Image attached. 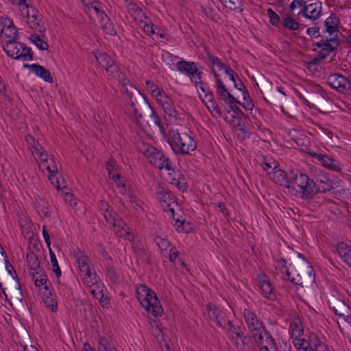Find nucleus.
Wrapping results in <instances>:
<instances>
[{"instance_id": "nucleus-1", "label": "nucleus", "mask_w": 351, "mask_h": 351, "mask_svg": "<svg viewBox=\"0 0 351 351\" xmlns=\"http://www.w3.org/2000/svg\"><path fill=\"white\" fill-rule=\"evenodd\" d=\"M287 280L301 287L307 286L315 281V274L311 263L304 259L300 254L298 258L293 259L287 269Z\"/></svg>"}, {"instance_id": "nucleus-2", "label": "nucleus", "mask_w": 351, "mask_h": 351, "mask_svg": "<svg viewBox=\"0 0 351 351\" xmlns=\"http://www.w3.org/2000/svg\"><path fill=\"white\" fill-rule=\"evenodd\" d=\"M129 99L128 112L136 123L143 122L145 115L153 110L145 96L134 86L130 85L125 92Z\"/></svg>"}, {"instance_id": "nucleus-3", "label": "nucleus", "mask_w": 351, "mask_h": 351, "mask_svg": "<svg viewBox=\"0 0 351 351\" xmlns=\"http://www.w3.org/2000/svg\"><path fill=\"white\" fill-rule=\"evenodd\" d=\"M169 143L176 154H189L197 148V143L190 135L177 130L169 132Z\"/></svg>"}, {"instance_id": "nucleus-4", "label": "nucleus", "mask_w": 351, "mask_h": 351, "mask_svg": "<svg viewBox=\"0 0 351 351\" xmlns=\"http://www.w3.org/2000/svg\"><path fill=\"white\" fill-rule=\"evenodd\" d=\"M3 49L6 54L15 60L23 61L32 60L34 53L30 47L25 44L17 42L16 40H6L3 44Z\"/></svg>"}, {"instance_id": "nucleus-5", "label": "nucleus", "mask_w": 351, "mask_h": 351, "mask_svg": "<svg viewBox=\"0 0 351 351\" xmlns=\"http://www.w3.org/2000/svg\"><path fill=\"white\" fill-rule=\"evenodd\" d=\"M158 196L160 202L162 203L165 212L169 213L170 216L176 220L175 226H177V231L179 232H188V230L184 228L185 221H180L179 219L175 218V211L173 206H178V204L174 194L169 191H161Z\"/></svg>"}, {"instance_id": "nucleus-6", "label": "nucleus", "mask_w": 351, "mask_h": 351, "mask_svg": "<svg viewBox=\"0 0 351 351\" xmlns=\"http://www.w3.org/2000/svg\"><path fill=\"white\" fill-rule=\"evenodd\" d=\"M141 289L145 293V296L143 298V295L138 296L141 306L152 313L154 317L160 316L163 310L156 293L145 285H141Z\"/></svg>"}, {"instance_id": "nucleus-7", "label": "nucleus", "mask_w": 351, "mask_h": 351, "mask_svg": "<svg viewBox=\"0 0 351 351\" xmlns=\"http://www.w3.org/2000/svg\"><path fill=\"white\" fill-rule=\"evenodd\" d=\"M0 288L7 301H8V295L5 293L6 290L10 294V299L15 303L20 304L23 302V295L19 278H4L3 283L0 282Z\"/></svg>"}, {"instance_id": "nucleus-8", "label": "nucleus", "mask_w": 351, "mask_h": 351, "mask_svg": "<svg viewBox=\"0 0 351 351\" xmlns=\"http://www.w3.org/2000/svg\"><path fill=\"white\" fill-rule=\"evenodd\" d=\"M265 96L264 100L266 103L278 106L285 102L286 94L281 87L269 82L264 86Z\"/></svg>"}, {"instance_id": "nucleus-9", "label": "nucleus", "mask_w": 351, "mask_h": 351, "mask_svg": "<svg viewBox=\"0 0 351 351\" xmlns=\"http://www.w3.org/2000/svg\"><path fill=\"white\" fill-rule=\"evenodd\" d=\"M142 121L143 122L137 123L136 124L145 132H159L163 136L166 135L165 128L154 109L151 110L148 115H145Z\"/></svg>"}, {"instance_id": "nucleus-10", "label": "nucleus", "mask_w": 351, "mask_h": 351, "mask_svg": "<svg viewBox=\"0 0 351 351\" xmlns=\"http://www.w3.org/2000/svg\"><path fill=\"white\" fill-rule=\"evenodd\" d=\"M328 85L340 93H345L351 89L350 80L340 73H332L327 77Z\"/></svg>"}, {"instance_id": "nucleus-11", "label": "nucleus", "mask_w": 351, "mask_h": 351, "mask_svg": "<svg viewBox=\"0 0 351 351\" xmlns=\"http://www.w3.org/2000/svg\"><path fill=\"white\" fill-rule=\"evenodd\" d=\"M177 69L181 71L186 73L190 76L191 80H193L194 75H197L199 77V81L195 80V86L197 88L198 84L203 85L204 82L202 80V73L199 71L197 66V64L194 62H187L185 60H180L176 63Z\"/></svg>"}, {"instance_id": "nucleus-12", "label": "nucleus", "mask_w": 351, "mask_h": 351, "mask_svg": "<svg viewBox=\"0 0 351 351\" xmlns=\"http://www.w3.org/2000/svg\"><path fill=\"white\" fill-rule=\"evenodd\" d=\"M330 308L339 319L349 324L351 323V308L343 300L339 299L335 300L332 302Z\"/></svg>"}, {"instance_id": "nucleus-13", "label": "nucleus", "mask_w": 351, "mask_h": 351, "mask_svg": "<svg viewBox=\"0 0 351 351\" xmlns=\"http://www.w3.org/2000/svg\"><path fill=\"white\" fill-rule=\"evenodd\" d=\"M148 158L150 160V162L160 170L166 169L168 171H171L173 169L172 163L170 162L169 158L156 147L155 151Z\"/></svg>"}, {"instance_id": "nucleus-14", "label": "nucleus", "mask_w": 351, "mask_h": 351, "mask_svg": "<svg viewBox=\"0 0 351 351\" xmlns=\"http://www.w3.org/2000/svg\"><path fill=\"white\" fill-rule=\"evenodd\" d=\"M267 174L271 180H272L275 183L290 189V181L289 180V172L286 173L279 169L278 165L274 164V167L272 170L271 171H268Z\"/></svg>"}, {"instance_id": "nucleus-15", "label": "nucleus", "mask_w": 351, "mask_h": 351, "mask_svg": "<svg viewBox=\"0 0 351 351\" xmlns=\"http://www.w3.org/2000/svg\"><path fill=\"white\" fill-rule=\"evenodd\" d=\"M290 348L286 341L280 339H275L269 335V338L264 342L260 351H290Z\"/></svg>"}, {"instance_id": "nucleus-16", "label": "nucleus", "mask_w": 351, "mask_h": 351, "mask_svg": "<svg viewBox=\"0 0 351 351\" xmlns=\"http://www.w3.org/2000/svg\"><path fill=\"white\" fill-rule=\"evenodd\" d=\"M206 310L208 311V317L213 319L218 326L223 327V323L226 322V313L218 308L213 303H208L206 305Z\"/></svg>"}, {"instance_id": "nucleus-17", "label": "nucleus", "mask_w": 351, "mask_h": 351, "mask_svg": "<svg viewBox=\"0 0 351 351\" xmlns=\"http://www.w3.org/2000/svg\"><path fill=\"white\" fill-rule=\"evenodd\" d=\"M243 317L249 330L252 335L258 332L262 328H265L263 324L258 320L256 316L249 309H245Z\"/></svg>"}, {"instance_id": "nucleus-18", "label": "nucleus", "mask_w": 351, "mask_h": 351, "mask_svg": "<svg viewBox=\"0 0 351 351\" xmlns=\"http://www.w3.org/2000/svg\"><path fill=\"white\" fill-rule=\"evenodd\" d=\"M311 155L313 158L319 161L324 167L336 172L341 171L339 163L328 155L315 152L311 154Z\"/></svg>"}, {"instance_id": "nucleus-19", "label": "nucleus", "mask_w": 351, "mask_h": 351, "mask_svg": "<svg viewBox=\"0 0 351 351\" xmlns=\"http://www.w3.org/2000/svg\"><path fill=\"white\" fill-rule=\"evenodd\" d=\"M106 70L110 77L119 82L124 88V92L126 91V88H128V86L132 85L126 78L125 75L120 71L119 66L114 64V61Z\"/></svg>"}, {"instance_id": "nucleus-20", "label": "nucleus", "mask_w": 351, "mask_h": 351, "mask_svg": "<svg viewBox=\"0 0 351 351\" xmlns=\"http://www.w3.org/2000/svg\"><path fill=\"white\" fill-rule=\"evenodd\" d=\"M302 186V190H300L298 193H295L297 197L307 199H311L316 195L315 182L313 180L309 178H306Z\"/></svg>"}, {"instance_id": "nucleus-21", "label": "nucleus", "mask_w": 351, "mask_h": 351, "mask_svg": "<svg viewBox=\"0 0 351 351\" xmlns=\"http://www.w3.org/2000/svg\"><path fill=\"white\" fill-rule=\"evenodd\" d=\"M289 181L290 188H292L295 191V193H298L300 190H302L303 184L306 182V178L309 177L303 173H300L299 171H289Z\"/></svg>"}, {"instance_id": "nucleus-22", "label": "nucleus", "mask_w": 351, "mask_h": 351, "mask_svg": "<svg viewBox=\"0 0 351 351\" xmlns=\"http://www.w3.org/2000/svg\"><path fill=\"white\" fill-rule=\"evenodd\" d=\"M74 257L77 262L78 268L80 272L84 273V276H89L90 260L88 256L78 250L77 252H74Z\"/></svg>"}, {"instance_id": "nucleus-23", "label": "nucleus", "mask_w": 351, "mask_h": 351, "mask_svg": "<svg viewBox=\"0 0 351 351\" xmlns=\"http://www.w3.org/2000/svg\"><path fill=\"white\" fill-rule=\"evenodd\" d=\"M19 5H24L28 9L26 16L27 23L29 25L30 27L35 29L40 26L39 21L38 20V10L32 6H29L25 0H19Z\"/></svg>"}, {"instance_id": "nucleus-24", "label": "nucleus", "mask_w": 351, "mask_h": 351, "mask_svg": "<svg viewBox=\"0 0 351 351\" xmlns=\"http://www.w3.org/2000/svg\"><path fill=\"white\" fill-rule=\"evenodd\" d=\"M24 68H29L34 72V73L38 76L40 78L43 79L46 82L51 84L53 81V77L50 73V72L45 69L43 66L37 64H25L23 65Z\"/></svg>"}, {"instance_id": "nucleus-25", "label": "nucleus", "mask_w": 351, "mask_h": 351, "mask_svg": "<svg viewBox=\"0 0 351 351\" xmlns=\"http://www.w3.org/2000/svg\"><path fill=\"white\" fill-rule=\"evenodd\" d=\"M281 27L289 31H296L304 29L306 25L300 24L291 16L285 15L282 16Z\"/></svg>"}, {"instance_id": "nucleus-26", "label": "nucleus", "mask_w": 351, "mask_h": 351, "mask_svg": "<svg viewBox=\"0 0 351 351\" xmlns=\"http://www.w3.org/2000/svg\"><path fill=\"white\" fill-rule=\"evenodd\" d=\"M337 252L342 261L351 267V246L344 242L339 243Z\"/></svg>"}, {"instance_id": "nucleus-27", "label": "nucleus", "mask_w": 351, "mask_h": 351, "mask_svg": "<svg viewBox=\"0 0 351 351\" xmlns=\"http://www.w3.org/2000/svg\"><path fill=\"white\" fill-rule=\"evenodd\" d=\"M27 267L29 271H42L43 268L40 267V263L38 256L35 253L29 250L26 254Z\"/></svg>"}, {"instance_id": "nucleus-28", "label": "nucleus", "mask_w": 351, "mask_h": 351, "mask_svg": "<svg viewBox=\"0 0 351 351\" xmlns=\"http://www.w3.org/2000/svg\"><path fill=\"white\" fill-rule=\"evenodd\" d=\"M29 274L36 287H39L44 285L45 289L49 291V287L47 285V276L43 270L42 271H29Z\"/></svg>"}, {"instance_id": "nucleus-29", "label": "nucleus", "mask_w": 351, "mask_h": 351, "mask_svg": "<svg viewBox=\"0 0 351 351\" xmlns=\"http://www.w3.org/2000/svg\"><path fill=\"white\" fill-rule=\"evenodd\" d=\"M306 342L307 349H309V351H319L325 348V343H322L315 333H311Z\"/></svg>"}, {"instance_id": "nucleus-30", "label": "nucleus", "mask_w": 351, "mask_h": 351, "mask_svg": "<svg viewBox=\"0 0 351 351\" xmlns=\"http://www.w3.org/2000/svg\"><path fill=\"white\" fill-rule=\"evenodd\" d=\"M339 45L340 42L337 34L330 38H325L323 36L322 47L326 49L330 53L336 51Z\"/></svg>"}, {"instance_id": "nucleus-31", "label": "nucleus", "mask_w": 351, "mask_h": 351, "mask_svg": "<svg viewBox=\"0 0 351 351\" xmlns=\"http://www.w3.org/2000/svg\"><path fill=\"white\" fill-rule=\"evenodd\" d=\"M128 10L135 21L142 22L144 19L147 18L145 13L136 3L129 4Z\"/></svg>"}, {"instance_id": "nucleus-32", "label": "nucleus", "mask_w": 351, "mask_h": 351, "mask_svg": "<svg viewBox=\"0 0 351 351\" xmlns=\"http://www.w3.org/2000/svg\"><path fill=\"white\" fill-rule=\"evenodd\" d=\"M237 104H241V103L234 98V101H229L228 107L229 110L227 112H233L232 118L237 121V125H239L241 121V114H243L241 110L237 106Z\"/></svg>"}, {"instance_id": "nucleus-33", "label": "nucleus", "mask_w": 351, "mask_h": 351, "mask_svg": "<svg viewBox=\"0 0 351 351\" xmlns=\"http://www.w3.org/2000/svg\"><path fill=\"white\" fill-rule=\"evenodd\" d=\"M0 34H4L8 38V40L10 41L16 40L19 38L18 31L12 21L9 22L7 26L5 25L3 30L1 31Z\"/></svg>"}, {"instance_id": "nucleus-34", "label": "nucleus", "mask_w": 351, "mask_h": 351, "mask_svg": "<svg viewBox=\"0 0 351 351\" xmlns=\"http://www.w3.org/2000/svg\"><path fill=\"white\" fill-rule=\"evenodd\" d=\"M258 285L267 298L270 300L275 299L276 295L273 292V287L269 280H261L259 281Z\"/></svg>"}, {"instance_id": "nucleus-35", "label": "nucleus", "mask_w": 351, "mask_h": 351, "mask_svg": "<svg viewBox=\"0 0 351 351\" xmlns=\"http://www.w3.org/2000/svg\"><path fill=\"white\" fill-rule=\"evenodd\" d=\"M295 93L304 104L310 106L309 100L313 102V106H315V104H319V99H316L313 95L309 94L308 92L305 90H304L303 93H302L295 89Z\"/></svg>"}, {"instance_id": "nucleus-36", "label": "nucleus", "mask_w": 351, "mask_h": 351, "mask_svg": "<svg viewBox=\"0 0 351 351\" xmlns=\"http://www.w3.org/2000/svg\"><path fill=\"white\" fill-rule=\"evenodd\" d=\"M269 332L265 328H262V330L252 335L255 343L259 348V350L262 348L264 342L267 341V339L269 338Z\"/></svg>"}, {"instance_id": "nucleus-37", "label": "nucleus", "mask_w": 351, "mask_h": 351, "mask_svg": "<svg viewBox=\"0 0 351 351\" xmlns=\"http://www.w3.org/2000/svg\"><path fill=\"white\" fill-rule=\"evenodd\" d=\"M332 189V181L327 179L326 181L317 179L315 182L316 195L319 193H326L330 191Z\"/></svg>"}, {"instance_id": "nucleus-38", "label": "nucleus", "mask_w": 351, "mask_h": 351, "mask_svg": "<svg viewBox=\"0 0 351 351\" xmlns=\"http://www.w3.org/2000/svg\"><path fill=\"white\" fill-rule=\"evenodd\" d=\"M309 16L308 19L316 21L322 14V3L320 1L309 4Z\"/></svg>"}, {"instance_id": "nucleus-39", "label": "nucleus", "mask_w": 351, "mask_h": 351, "mask_svg": "<svg viewBox=\"0 0 351 351\" xmlns=\"http://www.w3.org/2000/svg\"><path fill=\"white\" fill-rule=\"evenodd\" d=\"M95 56L97 62L105 69L112 64L114 61L108 54L104 52L96 53Z\"/></svg>"}, {"instance_id": "nucleus-40", "label": "nucleus", "mask_w": 351, "mask_h": 351, "mask_svg": "<svg viewBox=\"0 0 351 351\" xmlns=\"http://www.w3.org/2000/svg\"><path fill=\"white\" fill-rule=\"evenodd\" d=\"M220 2L227 8L234 11H243L242 0H219Z\"/></svg>"}, {"instance_id": "nucleus-41", "label": "nucleus", "mask_w": 351, "mask_h": 351, "mask_svg": "<svg viewBox=\"0 0 351 351\" xmlns=\"http://www.w3.org/2000/svg\"><path fill=\"white\" fill-rule=\"evenodd\" d=\"M136 147L139 152L143 154L147 157L150 156L151 154L155 151V147L154 146H151L143 141H137L136 143Z\"/></svg>"}, {"instance_id": "nucleus-42", "label": "nucleus", "mask_w": 351, "mask_h": 351, "mask_svg": "<svg viewBox=\"0 0 351 351\" xmlns=\"http://www.w3.org/2000/svg\"><path fill=\"white\" fill-rule=\"evenodd\" d=\"M163 109L166 114L169 117L176 119L177 111L171 104V99L169 97L165 96L162 101Z\"/></svg>"}, {"instance_id": "nucleus-43", "label": "nucleus", "mask_w": 351, "mask_h": 351, "mask_svg": "<svg viewBox=\"0 0 351 351\" xmlns=\"http://www.w3.org/2000/svg\"><path fill=\"white\" fill-rule=\"evenodd\" d=\"M173 173V180L175 181L176 184L178 188L180 190L184 191L186 189V182H185V178L184 176L181 173L179 170L175 171V169H171Z\"/></svg>"}, {"instance_id": "nucleus-44", "label": "nucleus", "mask_w": 351, "mask_h": 351, "mask_svg": "<svg viewBox=\"0 0 351 351\" xmlns=\"http://www.w3.org/2000/svg\"><path fill=\"white\" fill-rule=\"evenodd\" d=\"M47 293H45V298L43 299V302L45 304L46 306L49 308L52 312H56L58 310V303L53 299L52 293L51 291H46Z\"/></svg>"}, {"instance_id": "nucleus-45", "label": "nucleus", "mask_w": 351, "mask_h": 351, "mask_svg": "<svg viewBox=\"0 0 351 351\" xmlns=\"http://www.w3.org/2000/svg\"><path fill=\"white\" fill-rule=\"evenodd\" d=\"M267 14L269 18V23L278 28L281 27L282 18L280 17L271 8L267 9Z\"/></svg>"}, {"instance_id": "nucleus-46", "label": "nucleus", "mask_w": 351, "mask_h": 351, "mask_svg": "<svg viewBox=\"0 0 351 351\" xmlns=\"http://www.w3.org/2000/svg\"><path fill=\"white\" fill-rule=\"evenodd\" d=\"M29 40L33 43L40 50L44 51L49 48V45L43 39H42L38 34H34L29 37Z\"/></svg>"}, {"instance_id": "nucleus-47", "label": "nucleus", "mask_w": 351, "mask_h": 351, "mask_svg": "<svg viewBox=\"0 0 351 351\" xmlns=\"http://www.w3.org/2000/svg\"><path fill=\"white\" fill-rule=\"evenodd\" d=\"M330 54L326 49L321 47L318 53L309 62V64H317L324 60Z\"/></svg>"}, {"instance_id": "nucleus-48", "label": "nucleus", "mask_w": 351, "mask_h": 351, "mask_svg": "<svg viewBox=\"0 0 351 351\" xmlns=\"http://www.w3.org/2000/svg\"><path fill=\"white\" fill-rule=\"evenodd\" d=\"M49 251L50 260L53 267V271L55 273L56 277L59 278L61 276L62 272L58 265L56 255L51 248L49 249Z\"/></svg>"}, {"instance_id": "nucleus-49", "label": "nucleus", "mask_w": 351, "mask_h": 351, "mask_svg": "<svg viewBox=\"0 0 351 351\" xmlns=\"http://www.w3.org/2000/svg\"><path fill=\"white\" fill-rule=\"evenodd\" d=\"M202 101L205 104L207 108L210 110V112H215L214 116L216 117H220L222 115V112L221 111L220 107L217 105L215 100L207 104L206 100L202 99Z\"/></svg>"}, {"instance_id": "nucleus-50", "label": "nucleus", "mask_w": 351, "mask_h": 351, "mask_svg": "<svg viewBox=\"0 0 351 351\" xmlns=\"http://www.w3.org/2000/svg\"><path fill=\"white\" fill-rule=\"evenodd\" d=\"M0 253H1V254L2 256H4V261H5V269H6L8 273L10 275L9 277L18 278L16 272L14 267L11 264V263L9 261L8 256H7L6 253L5 252V251L0 252Z\"/></svg>"}, {"instance_id": "nucleus-51", "label": "nucleus", "mask_w": 351, "mask_h": 351, "mask_svg": "<svg viewBox=\"0 0 351 351\" xmlns=\"http://www.w3.org/2000/svg\"><path fill=\"white\" fill-rule=\"evenodd\" d=\"M217 94L226 104H228L229 101H234L235 97L230 93L228 88L219 90L217 91Z\"/></svg>"}, {"instance_id": "nucleus-52", "label": "nucleus", "mask_w": 351, "mask_h": 351, "mask_svg": "<svg viewBox=\"0 0 351 351\" xmlns=\"http://www.w3.org/2000/svg\"><path fill=\"white\" fill-rule=\"evenodd\" d=\"M99 280V276L96 273H91L90 270V276H84V282L85 285L92 287L93 286L97 285Z\"/></svg>"}, {"instance_id": "nucleus-53", "label": "nucleus", "mask_w": 351, "mask_h": 351, "mask_svg": "<svg viewBox=\"0 0 351 351\" xmlns=\"http://www.w3.org/2000/svg\"><path fill=\"white\" fill-rule=\"evenodd\" d=\"M243 100L244 102L241 104L242 106L246 110H251L253 109L254 104L252 101V99L250 97L249 93L247 92V89H245L243 90Z\"/></svg>"}, {"instance_id": "nucleus-54", "label": "nucleus", "mask_w": 351, "mask_h": 351, "mask_svg": "<svg viewBox=\"0 0 351 351\" xmlns=\"http://www.w3.org/2000/svg\"><path fill=\"white\" fill-rule=\"evenodd\" d=\"M314 26L312 27H309L306 30V34L311 37L313 38H316L322 36L319 33V27L318 26V22L313 23Z\"/></svg>"}, {"instance_id": "nucleus-55", "label": "nucleus", "mask_w": 351, "mask_h": 351, "mask_svg": "<svg viewBox=\"0 0 351 351\" xmlns=\"http://www.w3.org/2000/svg\"><path fill=\"white\" fill-rule=\"evenodd\" d=\"M101 27L106 34L110 36H114L116 34L114 26L112 23L110 22V19L106 23H102Z\"/></svg>"}, {"instance_id": "nucleus-56", "label": "nucleus", "mask_w": 351, "mask_h": 351, "mask_svg": "<svg viewBox=\"0 0 351 351\" xmlns=\"http://www.w3.org/2000/svg\"><path fill=\"white\" fill-rule=\"evenodd\" d=\"M114 348L110 345L106 338H100L98 351H114Z\"/></svg>"}, {"instance_id": "nucleus-57", "label": "nucleus", "mask_w": 351, "mask_h": 351, "mask_svg": "<svg viewBox=\"0 0 351 351\" xmlns=\"http://www.w3.org/2000/svg\"><path fill=\"white\" fill-rule=\"evenodd\" d=\"M199 88L202 91V93H204L205 94L204 95V97H205L204 100H206L207 104L209 102H211L213 101H215L214 93L212 90H209L208 88H205L204 86V84L200 85Z\"/></svg>"}, {"instance_id": "nucleus-58", "label": "nucleus", "mask_w": 351, "mask_h": 351, "mask_svg": "<svg viewBox=\"0 0 351 351\" xmlns=\"http://www.w3.org/2000/svg\"><path fill=\"white\" fill-rule=\"evenodd\" d=\"M154 241L161 250H167L170 245V243L167 240L160 237H156L154 239Z\"/></svg>"}, {"instance_id": "nucleus-59", "label": "nucleus", "mask_w": 351, "mask_h": 351, "mask_svg": "<svg viewBox=\"0 0 351 351\" xmlns=\"http://www.w3.org/2000/svg\"><path fill=\"white\" fill-rule=\"evenodd\" d=\"M48 156V154L43 149V152H38L36 154V156H34V158L36 160H38L40 162H42L43 164V166H45L47 163H49Z\"/></svg>"}, {"instance_id": "nucleus-60", "label": "nucleus", "mask_w": 351, "mask_h": 351, "mask_svg": "<svg viewBox=\"0 0 351 351\" xmlns=\"http://www.w3.org/2000/svg\"><path fill=\"white\" fill-rule=\"evenodd\" d=\"M288 261L289 260L286 259L285 258L280 257V259L276 260V267L280 269L282 273H284L283 269H285V274H287V269H289V267L287 265Z\"/></svg>"}, {"instance_id": "nucleus-61", "label": "nucleus", "mask_w": 351, "mask_h": 351, "mask_svg": "<svg viewBox=\"0 0 351 351\" xmlns=\"http://www.w3.org/2000/svg\"><path fill=\"white\" fill-rule=\"evenodd\" d=\"M339 23V19L337 16L335 14H331L330 16L327 18L324 21V25L325 26H330V25H337Z\"/></svg>"}, {"instance_id": "nucleus-62", "label": "nucleus", "mask_w": 351, "mask_h": 351, "mask_svg": "<svg viewBox=\"0 0 351 351\" xmlns=\"http://www.w3.org/2000/svg\"><path fill=\"white\" fill-rule=\"evenodd\" d=\"M293 343L296 348V349L303 350L304 349H307L306 342L305 339H300L299 338L293 339Z\"/></svg>"}, {"instance_id": "nucleus-63", "label": "nucleus", "mask_w": 351, "mask_h": 351, "mask_svg": "<svg viewBox=\"0 0 351 351\" xmlns=\"http://www.w3.org/2000/svg\"><path fill=\"white\" fill-rule=\"evenodd\" d=\"M117 213H113L112 208H110L108 211L104 213V215L106 218V220L110 223L115 226V215Z\"/></svg>"}, {"instance_id": "nucleus-64", "label": "nucleus", "mask_w": 351, "mask_h": 351, "mask_svg": "<svg viewBox=\"0 0 351 351\" xmlns=\"http://www.w3.org/2000/svg\"><path fill=\"white\" fill-rule=\"evenodd\" d=\"M228 325V330L230 332L235 334L238 338L243 337V334L239 332V328L238 326H235L232 324V322L230 320L226 321Z\"/></svg>"}]
</instances>
